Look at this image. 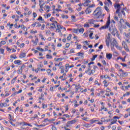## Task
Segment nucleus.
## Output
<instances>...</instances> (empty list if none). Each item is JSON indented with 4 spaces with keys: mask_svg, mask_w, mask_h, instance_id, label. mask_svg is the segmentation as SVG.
Here are the masks:
<instances>
[{
    "mask_svg": "<svg viewBox=\"0 0 130 130\" xmlns=\"http://www.w3.org/2000/svg\"><path fill=\"white\" fill-rule=\"evenodd\" d=\"M93 15L96 19L101 18V15H102V10L101 9V8L98 7L94 11Z\"/></svg>",
    "mask_w": 130,
    "mask_h": 130,
    "instance_id": "1",
    "label": "nucleus"
},
{
    "mask_svg": "<svg viewBox=\"0 0 130 130\" xmlns=\"http://www.w3.org/2000/svg\"><path fill=\"white\" fill-rule=\"evenodd\" d=\"M115 46L117 49L118 50H121L122 49V47L121 46H118V44L117 43V42L116 41V40L115 39H113V42H111V48L112 49L113 48V47Z\"/></svg>",
    "mask_w": 130,
    "mask_h": 130,
    "instance_id": "2",
    "label": "nucleus"
},
{
    "mask_svg": "<svg viewBox=\"0 0 130 130\" xmlns=\"http://www.w3.org/2000/svg\"><path fill=\"white\" fill-rule=\"evenodd\" d=\"M126 23H127V21L123 20V19H121L119 21V25H120L122 28L125 29L126 28Z\"/></svg>",
    "mask_w": 130,
    "mask_h": 130,
    "instance_id": "3",
    "label": "nucleus"
},
{
    "mask_svg": "<svg viewBox=\"0 0 130 130\" xmlns=\"http://www.w3.org/2000/svg\"><path fill=\"white\" fill-rule=\"evenodd\" d=\"M110 25V19L109 18L108 20H107L105 25L102 26L100 28V30L108 28V27H109Z\"/></svg>",
    "mask_w": 130,
    "mask_h": 130,
    "instance_id": "4",
    "label": "nucleus"
},
{
    "mask_svg": "<svg viewBox=\"0 0 130 130\" xmlns=\"http://www.w3.org/2000/svg\"><path fill=\"white\" fill-rule=\"evenodd\" d=\"M88 23H89V25L91 26H92L93 27H99V25H96L95 24V20L93 19H90L88 21Z\"/></svg>",
    "mask_w": 130,
    "mask_h": 130,
    "instance_id": "5",
    "label": "nucleus"
},
{
    "mask_svg": "<svg viewBox=\"0 0 130 130\" xmlns=\"http://www.w3.org/2000/svg\"><path fill=\"white\" fill-rule=\"evenodd\" d=\"M72 68H75V66L74 65H71L70 66V64L69 63H66L65 64V72L66 73H68L69 72V70H70V69H72Z\"/></svg>",
    "mask_w": 130,
    "mask_h": 130,
    "instance_id": "6",
    "label": "nucleus"
},
{
    "mask_svg": "<svg viewBox=\"0 0 130 130\" xmlns=\"http://www.w3.org/2000/svg\"><path fill=\"white\" fill-rule=\"evenodd\" d=\"M109 31H110V32L112 31L111 34L112 35H116V34H117V29L115 27H110Z\"/></svg>",
    "mask_w": 130,
    "mask_h": 130,
    "instance_id": "7",
    "label": "nucleus"
},
{
    "mask_svg": "<svg viewBox=\"0 0 130 130\" xmlns=\"http://www.w3.org/2000/svg\"><path fill=\"white\" fill-rule=\"evenodd\" d=\"M123 35L127 38V39H125V40L126 41V42H127V43H129L130 42H129V39L128 38H130V32H128V34H126V32H124Z\"/></svg>",
    "mask_w": 130,
    "mask_h": 130,
    "instance_id": "8",
    "label": "nucleus"
},
{
    "mask_svg": "<svg viewBox=\"0 0 130 130\" xmlns=\"http://www.w3.org/2000/svg\"><path fill=\"white\" fill-rule=\"evenodd\" d=\"M122 46H123V48H124L125 50H126V51H127V52L129 51V49H128V47H127V45H126L125 42H124V41L122 42Z\"/></svg>",
    "mask_w": 130,
    "mask_h": 130,
    "instance_id": "9",
    "label": "nucleus"
},
{
    "mask_svg": "<svg viewBox=\"0 0 130 130\" xmlns=\"http://www.w3.org/2000/svg\"><path fill=\"white\" fill-rule=\"evenodd\" d=\"M39 2L40 3L39 4L40 8H41V9H40L39 11L40 12H41V13H43V9H42V8H43V6H44V3H42V0H39Z\"/></svg>",
    "mask_w": 130,
    "mask_h": 130,
    "instance_id": "10",
    "label": "nucleus"
},
{
    "mask_svg": "<svg viewBox=\"0 0 130 130\" xmlns=\"http://www.w3.org/2000/svg\"><path fill=\"white\" fill-rule=\"evenodd\" d=\"M32 27H36L37 28H40L41 24L38 22H36L35 23L31 24Z\"/></svg>",
    "mask_w": 130,
    "mask_h": 130,
    "instance_id": "11",
    "label": "nucleus"
},
{
    "mask_svg": "<svg viewBox=\"0 0 130 130\" xmlns=\"http://www.w3.org/2000/svg\"><path fill=\"white\" fill-rule=\"evenodd\" d=\"M31 42H32L33 46H36L37 45V43H38V38H36L35 40H32Z\"/></svg>",
    "mask_w": 130,
    "mask_h": 130,
    "instance_id": "12",
    "label": "nucleus"
},
{
    "mask_svg": "<svg viewBox=\"0 0 130 130\" xmlns=\"http://www.w3.org/2000/svg\"><path fill=\"white\" fill-rule=\"evenodd\" d=\"M77 122V120L74 119L71 121H69L67 122V124H75Z\"/></svg>",
    "mask_w": 130,
    "mask_h": 130,
    "instance_id": "13",
    "label": "nucleus"
},
{
    "mask_svg": "<svg viewBox=\"0 0 130 130\" xmlns=\"http://www.w3.org/2000/svg\"><path fill=\"white\" fill-rule=\"evenodd\" d=\"M106 58L107 59H111V58H112V54H111V53H107Z\"/></svg>",
    "mask_w": 130,
    "mask_h": 130,
    "instance_id": "14",
    "label": "nucleus"
},
{
    "mask_svg": "<svg viewBox=\"0 0 130 130\" xmlns=\"http://www.w3.org/2000/svg\"><path fill=\"white\" fill-rule=\"evenodd\" d=\"M92 12V10H91V8H90L89 7H88L86 10H85V13L88 14H90Z\"/></svg>",
    "mask_w": 130,
    "mask_h": 130,
    "instance_id": "15",
    "label": "nucleus"
},
{
    "mask_svg": "<svg viewBox=\"0 0 130 130\" xmlns=\"http://www.w3.org/2000/svg\"><path fill=\"white\" fill-rule=\"evenodd\" d=\"M80 89H81V86L80 85H78L77 86H75V93H78V91H79V90H80Z\"/></svg>",
    "mask_w": 130,
    "mask_h": 130,
    "instance_id": "16",
    "label": "nucleus"
},
{
    "mask_svg": "<svg viewBox=\"0 0 130 130\" xmlns=\"http://www.w3.org/2000/svg\"><path fill=\"white\" fill-rule=\"evenodd\" d=\"M108 3L106 4V5H107L109 8H110L111 6H112V2L110 0H107Z\"/></svg>",
    "mask_w": 130,
    "mask_h": 130,
    "instance_id": "17",
    "label": "nucleus"
},
{
    "mask_svg": "<svg viewBox=\"0 0 130 130\" xmlns=\"http://www.w3.org/2000/svg\"><path fill=\"white\" fill-rule=\"evenodd\" d=\"M71 22H77V19H76V16H75V15L71 16Z\"/></svg>",
    "mask_w": 130,
    "mask_h": 130,
    "instance_id": "18",
    "label": "nucleus"
},
{
    "mask_svg": "<svg viewBox=\"0 0 130 130\" xmlns=\"http://www.w3.org/2000/svg\"><path fill=\"white\" fill-rule=\"evenodd\" d=\"M57 27L58 29H60L61 30H62V31H66L67 30L63 26H61L60 25H57Z\"/></svg>",
    "mask_w": 130,
    "mask_h": 130,
    "instance_id": "19",
    "label": "nucleus"
},
{
    "mask_svg": "<svg viewBox=\"0 0 130 130\" xmlns=\"http://www.w3.org/2000/svg\"><path fill=\"white\" fill-rule=\"evenodd\" d=\"M116 7L117 8V11L116 13H119V10L120 9V5L117 4L116 5Z\"/></svg>",
    "mask_w": 130,
    "mask_h": 130,
    "instance_id": "20",
    "label": "nucleus"
},
{
    "mask_svg": "<svg viewBox=\"0 0 130 130\" xmlns=\"http://www.w3.org/2000/svg\"><path fill=\"white\" fill-rule=\"evenodd\" d=\"M44 10H45V11H46V12H49V11L50 10V7L48 6H45L44 7Z\"/></svg>",
    "mask_w": 130,
    "mask_h": 130,
    "instance_id": "21",
    "label": "nucleus"
},
{
    "mask_svg": "<svg viewBox=\"0 0 130 130\" xmlns=\"http://www.w3.org/2000/svg\"><path fill=\"white\" fill-rule=\"evenodd\" d=\"M19 57H20V58H24V57H26V53H21Z\"/></svg>",
    "mask_w": 130,
    "mask_h": 130,
    "instance_id": "22",
    "label": "nucleus"
},
{
    "mask_svg": "<svg viewBox=\"0 0 130 130\" xmlns=\"http://www.w3.org/2000/svg\"><path fill=\"white\" fill-rule=\"evenodd\" d=\"M127 76H128V73L127 72H122V77H127Z\"/></svg>",
    "mask_w": 130,
    "mask_h": 130,
    "instance_id": "23",
    "label": "nucleus"
},
{
    "mask_svg": "<svg viewBox=\"0 0 130 130\" xmlns=\"http://www.w3.org/2000/svg\"><path fill=\"white\" fill-rule=\"evenodd\" d=\"M59 70H61V71H60L61 74H63V73H64V67H63V66L60 67Z\"/></svg>",
    "mask_w": 130,
    "mask_h": 130,
    "instance_id": "24",
    "label": "nucleus"
},
{
    "mask_svg": "<svg viewBox=\"0 0 130 130\" xmlns=\"http://www.w3.org/2000/svg\"><path fill=\"white\" fill-rule=\"evenodd\" d=\"M24 68H25V66H21V69L18 71V74H22L23 72L22 69H24Z\"/></svg>",
    "mask_w": 130,
    "mask_h": 130,
    "instance_id": "25",
    "label": "nucleus"
},
{
    "mask_svg": "<svg viewBox=\"0 0 130 130\" xmlns=\"http://www.w3.org/2000/svg\"><path fill=\"white\" fill-rule=\"evenodd\" d=\"M38 117V115L37 114H35L34 115V117H32L30 118V120H31L32 121L35 120V119L37 118Z\"/></svg>",
    "mask_w": 130,
    "mask_h": 130,
    "instance_id": "26",
    "label": "nucleus"
},
{
    "mask_svg": "<svg viewBox=\"0 0 130 130\" xmlns=\"http://www.w3.org/2000/svg\"><path fill=\"white\" fill-rule=\"evenodd\" d=\"M62 59H63L61 57H60V58H54L55 61H62Z\"/></svg>",
    "mask_w": 130,
    "mask_h": 130,
    "instance_id": "27",
    "label": "nucleus"
},
{
    "mask_svg": "<svg viewBox=\"0 0 130 130\" xmlns=\"http://www.w3.org/2000/svg\"><path fill=\"white\" fill-rule=\"evenodd\" d=\"M62 19H69V16L62 14L61 15Z\"/></svg>",
    "mask_w": 130,
    "mask_h": 130,
    "instance_id": "28",
    "label": "nucleus"
},
{
    "mask_svg": "<svg viewBox=\"0 0 130 130\" xmlns=\"http://www.w3.org/2000/svg\"><path fill=\"white\" fill-rule=\"evenodd\" d=\"M79 7L82 8V7H87L88 5H85V3L78 4Z\"/></svg>",
    "mask_w": 130,
    "mask_h": 130,
    "instance_id": "29",
    "label": "nucleus"
},
{
    "mask_svg": "<svg viewBox=\"0 0 130 130\" xmlns=\"http://www.w3.org/2000/svg\"><path fill=\"white\" fill-rule=\"evenodd\" d=\"M105 8V10H106V11L107 12H108V13H109L110 11H109V9L108 8H109L108 7V6H107V4H106V6L104 7Z\"/></svg>",
    "mask_w": 130,
    "mask_h": 130,
    "instance_id": "30",
    "label": "nucleus"
},
{
    "mask_svg": "<svg viewBox=\"0 0 130 130\" xmlns=\"http://www.w3.org/2000/svg\"><path fill=\"white\" fill-rule=\"evenodd\" d=\"M84 55V53L78 52L76 54L77 56H83Z\"/></svg>",
    "mask_w": 130,
    "mask_h": 130,
    "instance_id": "31",
    "label": "nucleus"
},
{
    "mask_svg": "<svg viewBox=\"0 0 130 130\" xmlns=\"http://www.w3.org/2000/svg\"><path fill=\"white\" fill-rule=\"evenodd\" d=\"M118 59H120L121 60H122V61H125V56L124 57V58H121L120 57H118L117 58V60H118Z\"/></svg>",
    "mask_w": 130,
    "mask_h": 130,
    "instance_id": "32",
    "label": "nucleus"
},
{
    "mask_svg": "<svg viewBox=\"0 0 130 130\" xmlns=\"http://www.w3.org/2000/svg\"><path fill=\"white\" fill-rule=\"evenodd\" d=\"M44 16L46 19H47L48 18H49L50 16H51V14H50V13H49L48 14H44Z\"/></svg>",
    "mask_w": 130,
    "mask_h": 130,
    "instance_id": "33",
    "label": "nucleus"
},
{
    "mask_svg": "<svg viewBox=\"0 0 130 130\" xmlns=\"http://www.w3.org/2000/svg\"><path fill=\"white\" fill-rule=\"evenodd\" d=\"M15 64H19V63H21V60H16L14 61Z\"/></svg>",
    "mask_w": 130,
    "mask_h": 130,
    "instance_id": "34",
    "label": "nucleus"
},
{
    "mask_svg": "<svg viewBox=\"0 0 130 130\" xmlns=\"http://www.w3.org/2000/svg\"><path fill=\"white\" fill-rule=\"evenodd\" d=\"M95 70H91V72L88 73V75L91 76V75H92V74H95Z\"/></svg>",
    "mask_w": 130,
    "mask_h": 130,
    "instance_id": "35",
    "label": "nucleus"
},
{
    "mask_svg": "<svg viewBox=\"0 0 130 130\" xmlns=\"http://www.w3.org/2000/svg\"><path fill=\"white\" fill-rule=\"evenodd\" d=\"M36 49H37V50H39V51H42V52H43L44 51V49L40 48V47H38Z\"/></svg>",
    "mask_w": 130,
    "mask_h": 130,
    "instance_id": "36",
    "label": "nucleus"
},
{
    "mask_svg": "<svg viewBox=\"0 0 130 130\" xmlns=\"http://www.w3.org/2000/svg\"><path fill=\"white\" fill-rule=\"evenodd\" d=\"M72 39V34H69L67 37V40L70 41Z\"/></svg>",
    "mask_w": 130,
    "mask_h": 130,
    "instance_id": "37",
    "label": "nucleus"
},
{
    "mask_svg": "<svg viewBox=\"0 0 130 130\" xmlns=\"http://www.w3.org/2000/svg\"><path fill=\"white\" fill-rule=\"evenodd\" d=\"M89 37L90 38V39H93L94 38V37H93V32H90L89 35Z\"/></svg>",
    "mask_w": 130,
    "mask_h": 130,
    "instance_id": "38",
    "label": "nucleus"
},
{
    "mask_svg": "<svg viewBox=\"0 0 130 130\" xmlns=\"http://www.w3.org/2000/svg\"><path fill=\"white\" fill-rule=\"evenodd\" d=\"M84 27H85V28H89V27H91V25H90L89 23H85V24H84Z\"/></svg>",
    "mask_w": 130,
    "mask_h": 130,
    "instance_id": "39",
    "label": "nucleus"
},
{
    "mask_svg": "<svg viewBox=\"0 0 130 130\" xmlns=\"http://www.w3.org/2000/svg\"><path fill=\"white\" fill-rule=\"evenodd\" d=\"M97 55H93L92 58L91 59V61L95 60V59L97 57Z\"/></svg>",
    "mask_w": 130,
    "mask_h": 130,
    "instance_id": "40",
    "label": "nucleus"
},
{
    "mask_svg": "<svg viewBox=\"0 0 130 130\" xmlns=\"http://www.w3.org/2000/svg\"><path fill=\"white\" fill-rule=\"evenodd\" d=\"M113 121H112L110 123V125H112V124H114V123H116V121H117V120H112Z\"/></svg>",
    "mask_w": 130,
    "mask_h": 130,
    "instance_id": "41",
    "label": "nucleus"
},
{
    "mask_svg": "<svg viewBox=\"0 0 130 130\" xmlns=\"http://www.w3.org/2000/svg\"><path fill=\"white\" fill-rule=\"evenodd\" d=\"M11 58H13V59H17V56L15 55H13L10 56Z\"/></svg>",
    "mask_w": 130,
    "mask_h": 130,
    "instance_id": "42",
    "label": "nucleus"
},
{
    "mask_svg": "<svg viewBox=\"0 0 130 130\" xmlns=\"http://www.w3.org/2000/svg\"><path fill=\"white\" fill-rule=\"evenodd\" d=\"M0 52L2 54H4L5 53V50L3 48H0Z\"/></svg>",
    "mask_w": 130,
    "mask_h": 130,
    "instance_id": "43",
    "label": "nucleus"
},
{
    "mask_svg": "<svg viewBox=\"0 0 130 130\" xmlns=\"http://www.w3.org/2000/svg\"><path fill=\"white\" fill-rule=\"evenodd\" d=\"M73 33H75L76 34H78L79 33V29H74Z\"/></svg>",
    "mask_w": 130,
    "mask_h": 130,
    "instance_id": "44",
    "label": "nucleus"
},
{
    "mask_svg": "<svg viewBox=\"0 0 130 130\" xmlns=\"http://www.w3.org/2000/svg\"><path fill=\"white\" fill-rule=\"evenodd\" d=\"M88 69H87V71H85L86 74H88V72H90L91 71V66H88Z\"/></svg>",
    "mask_w": 130,
    "mask_h": 130,
    "instance_id": "45",
    "label": "nucleus"
},
{
    "mask_svg": "<svg viewBox=\"0 0 130 130\" xmlns=\"http://www.w3.org/2000/svg\"><path fill=\"white\" fill-rule=\"evenodd\" d=\"M96 121H95V122H96V123H97L98 124H100L101 125L102 124V122H100L99 120H95Z\"/></svg>",
    "mask_w": 130,
    "mask_h": 130,
    "instance_id": "46",
    "label": "nucleus"
},
{
    "mask_svg": "<svg viewBox=\"0 0 130 130\" xmlns=\"http://www.w3.org/2000/svg\"><path fill=\"white\" fill-rule=\"evenodd\" d=\"M79 33H81V34H83V32H84V28H81L79 29Z\"/></svg>",
    "mask_w": 130,
    "mask_h": 130,
    "instance_id": "47",
    "label": "nucleus"
},
{
    "mask_svg": "<svg viewBox=\"0 0 130 130\" xmlns=\"http://www.w3.org/2000/svg\"><path fill=\"white\" fill-rule=\"evenodd\" d=\"M95 121H96L95 119H92L90 120V124H93V123H94Z\"/></svg>",
    "mask_w": 130,
    "mask_h": 130,
    "instance_id": "48",
    "label": "nucleus"
},
{
    "mask_svg": "<svg viewBox=\"0 0 130 130\" xmlns=\"http://www.w3.org/2000/svg\"><path fill=\"white\" fill-rule=\"evenodd\" d=\"M91 3L90 0H86L85 3H84L85 5H88V4H90Z\"/></svg>",
    "mask_w": 130,
    "mask_h": 130,
    "instance_id": "49",
    "label": "nucleus"
},
{
    "mask_svg": "<svg viewBox=\"0 0 130 130\" xmlns=\"http://www.w3.org/2000/svg\"><path fill=\"white\" fill-rule=\"evenodd\" d=\"M50 28H54V27H55V24L54 23H51L50 24Z\"/></svg>",
    "mask_w": 130,
    "mask_h": 130,
    "instance_id": "50",
    "label": "nucleus"
},
{
    "mask_svg": "<svg viewBox=\"0 0 130 130\" xmlns=\"http://www.w3.org/2000/svg\"><path fill=\"white\" fill-rule=\"evenodd\" d=\"M106 44L108 47H109V41L108 40L106 41Z\"/></svg>",
    "mask_w": 130,
    "mask_h": 130,
    "instance_id": "51",
    "label": "nucleus"
},
{
    "mask_svg": "<svg viewBox=\"0 0 130 130\" xmlns=\"http://www.w3.org/2000/svg\"><path fill=\"white\" fill-rule=\"evenodd\" d=\"M77 49H81L82 48V45H78L76 47Z\"/></svg>",
    "mask_w": 130,
    "mask_h": 130,
    "instance_id": "52",
    "label": "nucleus"
},
{
    "mask_svg": "<svg viewBox=\"0 0 130 130\" xmlns=\"http://www.w3.org/2000/svg\"><path fill=\"white\" fill-rule=\"evenodd\" d=\"M114 19L115 21H118V17L114 15Z\"/></svg>",
    "mask_w": 130,
    "mask_h": 130,
    "instance_id": "53",
    "label": "nucleus"
},
{
    "mask_svg": "<svg viewBox=\"0 0 130 130\" xmlns=\"http://www.w3.org/2000/svg\"><path fill=\"white\" fill-rule=\"evenodd\" d=\"M105 107L104 105L102 106L101 109H100L99 111H102V110H104Z\"/></svg>",
    "mask_w": 130,
    "mask_h": 130,
    "instance_id": "54",
    "label": "nucleus"
},
{
    "mask_svg": "<svg viewBox=\"0 0 130 130\" xmlns=\"http://www.w3.org/2000/svg\"><path fill=\"white\" fill-rule=\"evenodd\" d=\"M60 28H57V29H56V33H60L61 32V30H60Z\"/></svg>",
    "mask_w": 130,
    "mask_h": 130,
    "instance_id": "55",
    "label": "nucleus"
},
{
    "mask_svg": "<svg viewBox=\"0 0 130 130\" xmlns=\"http://www.w3.org/2000/svg\"><path fill=\"white\" fill-rule=\"evenodd\" d=\"M0 43H1V45H5L6 44V42L5 41H2Z\"/></svg>",
    "mask_w": 130,
    "mask_h": 130,
    "instance_id": "56",
    "label": "nucleus"
},
{
    "mask_svg": "<svg viewBox=\"0 0 130 130\" xmlns=\"http://www.w3.org/2000/svg\"><path fill=\"white\" fill-rule=\"evenodd\" d=\"M85 126H86V127H90L91 124L86 123V124H85Z\"/></svg>",
    "mask_w": 130,
    "mask_h": 130,
    "instance_id": "57",
    "label": "nucleus"
},
{
    "mask_svg": "<svg viewBox=\"0 0 130 130\" xmlns=\"http://www.w3.org/2000/svg\"><path fill=\"white\" fill-rule=\"evenodd\" d=\"M44 28H45V24H43L41 27V30H44Z\"/></svg>",
    "mask_w": 130,
    "mask_h": 130,
    "instance_id": "58",
    "label": "nucleus"
},
{
    "mask_svg": "<svg viewBox=\"0 0 130 130\" xmlns=\"http://www.w3.org/2000/svg\"><path fill=\"white\" fill-rule=\"evenodd\" d=\"M102 62L104 66H106V61L105 60H102Z\"/></svg>",
    "mask_w": 130,
    "mask_h": 130,
    "instance_id": "59",
    "label": "nucleus"
},
{
    "mask_svg": "<svg viewBox=\"0 0 130 130\" xmlns=\"http://www.w3.org/2000/svg\"><path fill=\"white\" fill-rule=\"evenodd\" d=\"M34 18H36L37 17V14L35 12H34L32 14Z\"/></svg>",
    "mask_w": 130,
    "mask_h": 130,
    "instance_id": "60",
    "label": "nucleus"
},
{
    "mask_svg": "<svg viewBox=\"0 0 130 130\" xmlns=\"http://www.w3.org/2000/svg\"><path fill=\"white\" fill-rule=\"evenodd\" d=\"M17 94H18V93L17 92H15L13 93L11 95V97H15V96H16V95H17Z\"/></svg>",
    "mask_w": 130,
    "mask_h": 130,
    "instance_id": "61",
    "label": "nucleus"
},
{
    "mask_svg": "<svg viewBox=\"0 0 130 130\" xmlns=\"http://www.w3.org/2000/svg\"><path fill=\"white\" fill-rule=\"evenodd\" d=\"M88 7H89L90 8H95V4H93L91 5H89L88 6Z\"/></svg>",
    "mask_w": 130,
    "mask_h": 130,
    "instance_id": "62",
    "label": "nucleus"
},
{
    "mask_svg": "<svg viewBox=\"0 0 130 130\" xmlns=\"http://www.w3.org/2000/svg\"><path fill=\"white\" fill-rule=\"evenodd\" d=\"M7 51H8V52H11L12 51V49H11L10 48L7 47L6 48Z\"/></svg>",
    "mask_w": 130,
    "mask_h": 130,
    "instance_id": "63",
    "label": "nucleus"
},
{
    "mask_svg": "<svg viewBox=\"0 0 130 130\" xmlns=\"http://www.w3.org/2000/svg\"><path fill=\"white\" fill-rule=\"evenodd\" d=\"M30 33H31V34H36V33H37V30H31V31H30Z\"/></svg>",
    "mask_w": 130,
    "mask_h": 130,
    "instance_id": "64",
    "label": "nucleus"
}]
</instances>
